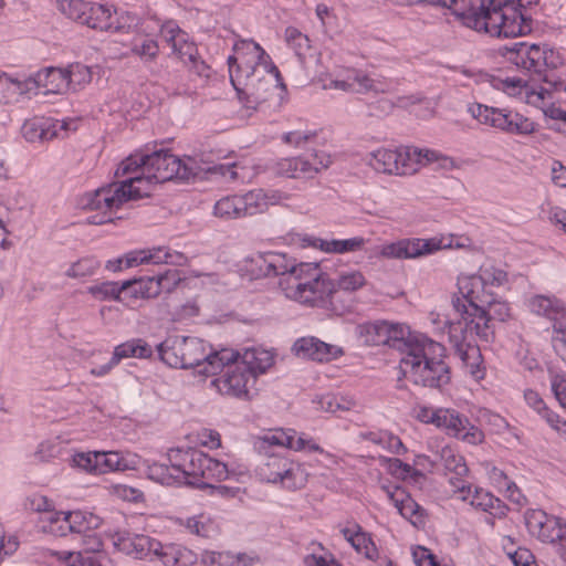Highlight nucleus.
Instances as JSON below:
<instances>
[{"label": "nucleus", "mask_w": 566, "mask_h": 566, "mask_svg": "<svg viewBox=\"0 0 566 566\" xmlns=\"http://www.w3.org/2000/svg\"><path fill=\"white\" fill-rule=\"evenodd\" d=\"M145 158H147L145 176L128 177L119 184H109L81 197L78 205L82 209L102 211L101 214L87 218L90 224L99 226L112 222V213L124 203L150 197L153 185L174 179L188 181L198 175L191 158L182 161L167 149L155 150L147 154Z\"/></svg>", "instance_id": "obj_1"}, {"label": "nucleus", "mask_w": 566, "mask_h": 566, "mask_svg": "<svg viewBox=\"0 0 566 566\" xmlns=\"http://www.w3.org/2000/svg\"><path fill=\"white\" fill-rule=\"evenodd\" d=\"M389 347L401 352L399 360L398 388H405L402 379L416 386L441 389L451 379L450 367L446 364V347L426 336H411L409 331L399 324L388 323Z\"/></svg>", "instance_id": "obj_2"}, {"label": "nucleus", "mask_w": 566, "mask_h": 566, "mask_svg": "<svg viewBox=\"0 0 566 566\" xmlns=\"http://www.w3.org/2000/svg\"><path fill=\"white\" fill-rule=\"evenodd\" d=\"M360 271L342 273L335 283L322 272L318 263L301 262L289 265L285 261V297L300 304L321 307L342 315L347 306L342 292H355L366 285Z\"/></svg>", "instance_id": "obj_3"}, {"label": "nucleus", "mask_w": 566, "mask_h": 566, "mask_svg": "<svg viewBox=\"0 0 566 566\" xmlns=\"http://www.w3.org/2000/svg\"><path fill=\"white\" fill-rule=\"evenodd\" d=\"M158 357L172 368H193L199 375L213 376L238 357V352L222 348L212 350L202 339L190 336H168L157 345Z\"/></svg>", "instance_id": "obj_4"}, {"label": "nucleus", "mask_w": 566, "mask_h": 566, "mask_svg": "<svg viewBox=\"0 0 566 566\" xmlns=\"http://www.w3.org/2000/svg\"><path fill=\"white\" fill-rule=\"evenodd\" d=\"M420 2L447 8L467 28L490 35L516 34L527 30L516 24L515 18H507L493 0H420Z\"/></svg>", "instance_id": "obj_5"}, {"label": "nucleus", "mask_w": 566, "mask_h": 566, "mask_svg": "<svg viewBox=\"0 0 566 566\" xmlns=\"http://www.w3.org/2000/svg\"><path fill=\"white\" fill-rule=\"evenodd\" d=\"M503 55L518 69L527 72L534 80L542 81L547 87H542L538 97L544 99L551 90H558L563 82L555 76V71L563 65L564 60L558 51L548 44H528L516 42L504 46Z\"/></svg>", "instance_id": "obj_6"}, {"label": "nucleus", "mask_w": 566, "mask_h": 566, "mask_svg": "<svg viewBox=\"0 0 566 566\" xmlns=\"http://www.w3.org/2000/svg\"><path fill=\"white\" fill-rule=\"evenodd\" d=\"M59 9L69 19L101 32H129L140 22L134 12L114 10L113 17L112 7L85 0L60 1Z\"/></svg>", "instance_id": "obj_7"}, {"label": "nucleus", "mask_w": 566, "mask_h": 566, "mask_svg": "<svg viewBox=\"0 0 566 566\" xmlns=\"http://www.w3.org/2000/svg\"><path fill=\"white\" fill-rule=\"evenodd\" d=\"M317 137L313 130L285 133V176L289 178H312L332 164L329 155L311 147Z\"/></svg>", "instance_id": "obj_8"}, {"label": "nucleus", "mask_w": 566, "mask_h": 566, "mask_svg": "<svg viewBox=\"0 0 566 566\" xmlns=\"http://www.w3.org/2000/svg\"><path fill=\"white\" fill-rule=\"evenodd\" d=\"M253 447L264 457L255 468L258 480L272 484L283 482V428L270 429L264 434L254 437Z\"/></svg>", "instance_id": "obj_9"}, {"label": "nucleus", "mask_w": 566, "mask_h": 566, "mask_svg": "<svg viewBox=\"0 0 566 566\" xmlns=\"http://www.w3.org/2000/svg\"><path fill=\"white\" fill-rule=\"evenodd\" d=\"M481 304L472 307L473 313L467 322L470 333H475L480 339L491 342L494 338V321L504 322L510 316L506 303L495 301L491 295L480 300Z\"/></svg>", "instance_id": "obj_10"}, {"label": "nucleus", "mask_w": 566, "mask_h": 566, "mask_svg": "<svg viewBox=\"0 0 566 566\" xmlns=\"http://www.w3.org/2000/svg\"><path fill=\"white\" fill-rule=\"evenodd\" d=\"M421 151L416 147H405L397 149H377L370 153L369 165L378 172L388 175H410L417 168L410 161L420 160Z\"/></svg>", "instance_id": "obj_11"}, {"label": "nucleus", "mask_w": 566, "mask_h": 566, "mask_svg": "<svg viewBox=\"0 0 566 566\" xmlns=\"http://www.w3.org/2000/svg\"><path fill=\"white\" fill-rule=\"evenodd\" d=\"M470 327L467 322L458 321L449 325V340L453 348L454 355L460 359L462 366L473 377H480V365L482 363V355L478 345L473 344L468 333Z\"/></svg>", "instance_id": "obj_12"}, {"label": "nucleus", "mask_w": 566, "mask_h": 566, "mask_svg": "<svg viewBox=\"0 0 566 566\" xmlns=\"http://www.w3.org/2000/svg\"><path fill=\"white\" fill-rule=\"evenodd\" d=\"M263 190L249 191L243 196H228L218 200L213 208L214 216L230 220L254 216L260 212V207H264Z\"/></svg>", "instance_id": "obj_13"}, {"label": "nucleus", "mask_w": 566, "mask_h": 566, "mask_svg": "<svg viewBox=\"0 0 566 566\" xmlns=\"http://www.w3.org/2000/svg\"><path fill=\"white\" fill-rule=\"evenodd\" d=\"M285 55L301 64V70L293 73L292 80L300 86L305 85L310 81L308 64L316 61L308 38L295 29H285Z\"/></svg>", "instance_id": "obj_14"}, {"label": "nucleus", "mask_w": 566, "mask_h": 566, "mask_svg": "<svg viewBox=\"0 0 566 566\" xmlns=\"http://www.w3.org/2000/svg\"><path fill=\"white\" fill-rule=\"evenodd\" d=\"M240 354L238 353V357L224 365L221 369L217 371H223V375L211 380V386L214 387L221 395L241 398L248 396V387L250 381L254 382L255 380L248 373L249 370L244 369V366L239 364Z\"/></svg>", "instance_id": "obj_15"}, {"label": "nucleus", "mask_w": 566, "mask_h": 566, "mask_svg": "<svg viewBox=\"0 0 566 566\" xmlns=\"http://www.w3.org/2000/svg\"><path fill=\"white\" fill-rule=\"evenodd\" d=\"M80 72L90 76V70L82 65H71L69 69L46 67L39 71L32 78L38 88H43L44 94H63L73 85V76Z\"/></svg>", "instance_id": "obj_16"}, {"label": "nucleus", "mask_w": 566, "mask_h": 566, "mask_svg": "<svg viewBox=\"0 0 566 566\" xmlns=\"http://www.w3.org/2000/svg\"><path fill=\"white\" fill-rule=\"evenodd\" d=\"M450 244H443L442 240L438 239H401L396 242L384 244L379 254L386 259H416Z\"/></svg>", "instance_id": "obj_17"}, {"label": "nucleus", "mask_w": 566, "mask_h": 566, "mask_svg": "<svg viewBox=\"0 0 566 566\" xmlns=\"http://www.w3.org/2000/svg\"><path fill=\"white\" fill-rule=\"evenodd\" d=\"M436 426L444 429L448 434L471 444L481 443L484 439L483 432L478 427L471 424L467 417L453 409H439V413L436 415Z\"/></svg>", "instance_id": "obj_18"}, {"label": "nucleus", "mask_w": 566, "mask_h": 566, "mask_svg": "<svg viewBox=\"0 0 566 566\" xmlns=\"http://www.w3.org/2000/svg\"><path fill=\"white\" fill-rule=\"evenodd\" d=\"M368 240L363 237H354L349 239L338 240H323L319 238H301L296 233L285 234V244L287 245H301V247H313L318 248L321 251L326 253H347L356 252L364 249Z\"/></svg>", "instance_id": "obj_19"}, {"label": "nucleus", "mask_w": 566, "mask_h": 566, "mask_svg": "<svg viewBox=\"0 0 566 566\" xmlns=\"http://www.w3.org/2000/svg\"><path fill=\"white\" fill-rule=\"evenodd\" d=\"M526 527L531 535L544 543L564 539V528L560 520L548 515L542 510H527L524 515Z\"/></svg>", "instance_id": "obj_20"}, {"label": "nucleus", "mask_w": 566, "mask_h": 566, "mask_svg": "<svg viewBox=\"0 0 566 566\" xmlns=\"http://www.w3.org/2000/svg\"><path fill=\"white\" fill-rule=\"evenodd\" d=\"M70 123L45 117H34L27 119L22 127L21 134L29 143L48 142L53 138L67 135Z\"/></svg>", "instance_id": "obj_21"}, {"label": "nucleus", "mask_w": 566, "mask_h": 566, "mask_svg": "<svg viewBox=\"0 0 566 566\" xmlns=\"http://www.w3.org/2000/svg\"><path fill=\"white\" fill-rule=\"evenodd\" d=\"M114 545L118 551L137 559L156 556L163 549V544L155 538L144 534H130L128 532L117 533Z\"/></svg>", "instance_id": "obj_22"}, {"label": "nucleus", "mask_w": 566, "mask_h": 566, "mask_svg": "<svg viewBox=\"0 0 566 566\" xmlns=\"http://www.w3.org/2000/svg\"><path fill=\"white\" fill-rule=\"evenodd\" d=\"M458 289L462 297L453 296L452 305L457 313L460 314L461 321L465 322L473 313L472 307L481 304L480 300L485 298V294L480 295V291L484 289L481 284L479 275L463 276L458 280Z\"/></svg>", "instance_id": "obj_23"}, {"label": "nucleus", "mask_w": 566, "mask_h": 566, "mask_svg": "<svg viewBox=\"0 0 566 566\" xmlns=\"http://www.w3.org/2000/svg\"><path fill=\"white\" fill-rule=\"evenodd\" d=\"M441 460L446 472L453 474L449 478L453 492L460 493L462 500H468L471 486L463 480L469 472L463 457L457 454L451 448L446 447L441 450Z\"/></svg>", "instance_id": "obj_24"}, {"label": "nucleus", "mask_w": 566, "mask_h": 566, "mask_svg": "<svg viewBox=\"0 0 566 566\" xmlns=\"http://www.w3.org/2000/svg\"><path fill=\"white\" fill-rule=\"evenodd\" d=\"M292 352L300 358H308L321 363L329 361L343 353L339 347L324 343L316 337L297 339L292 347Z\"/></svg>", "instance_id": "obj_25"}, {"label": "nucleus", "mask_w": 566, "mask_h": 566, "mask_svg": "<svg viewBox=\"0 0 566 566\" xmlns=\"http://www.w3.org/2000/svg\"><path fill=\"white\" fill-rule=\"evenodd\" d=\"M161 34L176 54L185 64L195 61L198 49L195 43L188 42L187 34L176 24L167 23L161 28Z\"/></svg>", "instance_id": "obj_26"}, {"label": "nucleus", "mask_w": 566, "mask_h": 566, "mask_svg": "<svg viewBox=\"0 0 566 566\" xmlns=\"http://www.w3.org/2000/svg\"><path fill=\"white\" fill-rule=\"evenodd\" d=\"M389 500L397 507L398 512L415 526L424 523V510L400 486H395L394 490L387 489Z\"/></svg>", "instance_id": "obj_27"}, {"label": "nucleus", "mask_w": 566, "mask_h": 566, "mask_svg": "<svg viewBox=\"0 0 566 566\" xmlns=\"http://www.w3.org/2000/svg\"><path fill=\"white\" fill-rule=\"evenodd\" d=\"M324 90L335 88L344 92H352L364 94L369 91H375V83L368 75L361 71L352 70L343 80H332L329 84L323 85Z\"/></svg>", "instance_id": "obj_28"}, {"label": "nucleus", "mask_w": 566, "mask_h": 566, "mask_svg": "<svg viewBox=\"0 0 566 566\" xmlns=\"http://www.w3.org/2000/svg\"><path fill=\"white\" fill-rule=\"evenodd\" d=\"M239 358H241L239 364L249 370L254 380L258 375L264 374L274 364L272 352L263 348H248Z\"/></svg>", "instance_id": "obj_29"}, {"label": "nucleus", "mask_w": 566, "mask_h": 566, "mask_svg": "<svg viewBox=\"0 0 566 566\" xmlns=\"http://www.w3.org/2000/svg\"><path fill=\"white\" fill-rule=\"evenodd\" d=\"M340 532L357 553L364 554L371 560L378 556V549L370 534L366 533L359 524L353 523L352 526L344 527Z\"/></svg>", "instance_id": "obj_30"}, {"label": "nucleus", "mask_w": 566, "mask_h": 566, "mask_svg": "<svg viewBox=\"0 0 566 566\" xmlns=\"http://www.w3.org/2000/svg\"><path fill=\"white\" fill-rule=\"evenodd\" d=\"M202 461L203 452L198 449L190 448V453L189 455H186L184 470L180 474V483L198 489H206L207 485H210V482L201 479L200 473L202 469Z\"/></svg>", "instance_id": "obj_31"}, {"label": "nucleus", "mask_w": 566, "mask_h": 566, "mask_svg": "<svg viewBox=\"0 0 566 566\" xmlns=\"http://www.w3.org/2000/svg\"><path fill=\"white\" fill-rule=\"evenodd\" d=\"M530 308L533 313L545 316L554 323H559L566 315L564 303L555 296H533L530 300Z\"/></svg>", "instance_id": "obj_32"}, {"label": "nucleus", "mask_w": 566, "mask_h": 566, "mask_svg": "<svg viewBox=\"0 0 566 566\" xmlns=\"http://www.w3.org/2000/svg\"><path fill=\"white\" fill-rule=\"evenodd\" d=\"M94 464L96 465V474H105L114 471H126L135 468V461L128 460L119 452H98L94 455Z\"/></svg>", "instance_id": "obj_33"}, {"label": "nucleus", "mask_w": 566, "mask_h": 566, "mask_svg": "<svg viewBox=\"0 0 566 566\" xmlns=\"http://www.w3.org/2000/svg\"><path fill=\"white\" fill-rule=\"evenodd\" d=\"M250 44L253 46V50L256 55V61L254 62L253 65L245 66V76L250 77L254 75L255 72H259L262 69L264 73L274 76L277 87L283 88L281 72L279 67L272 62L270 55L258 43L251 41Z\"/></svg>", "instance_id": "obj_34"}, {"label": "nucleus", "mask_w": 566, "mask_h": 566, "mask_svg": "<svg viewBox=\"0 0 566 566\" xmlns=\"http://www.w3.org/2000/svg\"><path fill=\"white\" fill-rule=\"evenodd\" d=\"M159 559L165 566H192L197 562V554L180 545H163Z\"/></svg>", "instance_id": "obj_35"}, {"label": "nucleus", "mask_w": 566, "mask_h": 566, "mask_svg": "<svg viewBox=\"0 0 566 566\" xmlns=\"http://www.w3.org/2000/svg\"><path fill=\"white\" fill-rule=\"evenodd\" d=\"M70 520L69 531L73 538L86 532L96 530L102 525V518L91 512L70 511L66 512Z\"/></svg>", "instance_id": "obj_36"}, {"label": "nucleus", "mask_w": 566, "mask_h": 566, "mask_svg": "<svg viewBox=\"0 0 566 566\" xmlns=\"http://www.w3.org/2000/svg\"><path fill=\"white\" fill-rule=\"evenodd\" d=\"M388 331V322L386 321L359 324L356 328L359 338L369 346L386 345L388 343V338H386Z\"/></svg>", "instance_id": "obj_37"}, {"label": "nucleus", "mask_w": 566, "mask_h": 566, "mask_svg": "<svg viewBox=\"0 0 566 566\" xmlns=\"http://www.w3.org/2000/svg\"><path fill=\"white\" fill-rule=\"evenodd\" d=\"M122 283H128L127 287L123 290V302L158 296V289H154L155 285L149 276L134 277Z\"/></svg>", "instance_id": "obj_38"}, {"label": "nucleus", "mask_w": 566, "mask_h": 566, "mask_svg": "<svg viewBox=\"0 0 566 566\" xmlns=\"http://www.w3.org/2000/svg\"><path fill=\"white\" fill-rule=\"evenodd\" d=\"M468 111L474 119L483 125L501 129L505 123L504 111L500 108L474 103L469 106Z\"/></svg>", "instance_id": "obj_39"}, {"label": "nucleus", "mask_w": 566, "mask_h": 566, "mask_svg": "<svg viewBox=\"0 0 566 566\" xmlns=\"http://www.w3.org/2000/svg\"><path fill=\"white\" fill-rule=\"evenodd\" d=\"M166 259L167 249L165 247L133 251L126 254V266L132 268L143 263L166 264Z\"/></svg>", "instance_id": "obj_40"}, {"label": "nucleus", "mask_w": 566, "mask_h": 566, "mask_svg": "<svg viewBox=\"0 0 566 566\" xmlns=\"http://www.w3.org/2000/svg\"><path fill=\"white\" fill-rule=\"evenodd\" d=\"M285 449L297 452H323V449L306 433H298L295 429H285Z\"/></svg>", "instance_id": "obj_41"}, {"label": "nucleus", "mask_w": 566, "mask_h": 566, "mask_svg": "<svg viewBox=\"0 0 566 566\" xmlns=\"http://www.w3.org/2000/svg\"><path fill=\"white\" fill-rule=\"evenodd\" d=\"M200 474L203 481L212 483V481L221 482L228 479L230 472L226 463L203 453L202 469Z\"/></svg>", "instance_id": "obj_42"}, {"label": "nucleus", "mask_w": 566, "mask_h": 566, "mask_svg": "<svg viewBox=\"0 0 566 566\" xmlns=\"http://www.w3.org/2000/svg\"><path fill=\"white\" fill-rule=\"evenodd\" d=\"M505 123L501 130L509 134L527 135L535 130V124L530 118L514 112H504Z\"/></svg>", "instance_id": "obj_43"}, {"label": "nucleus", "mask_w": 566, "mask_h": 566, "mask_svg": "<svg viewBox=\"0 0 566 566\" xmlns=\"http://www.w3.org/2000/svg\"><path fill=\"white\" fill-rule=\"evenodd\" d=\"M127 285L128 283L106 281L101 284L90 286L88 292L102 301L114 300L123 302V290H125Z\"/></svg>", "instance_id": "obj_44"}, {"label": "nucleus", "mask_w": 566, "mask_h": 566, "mask_svg": "<svg viewBox=\"0 0 566 566\" xmlns=\"http://www.w3.org/2000/svg\"><path fill=\"white\" fill-rule=\"evenodd\" d=\"M201 560L205 564L217 566H248L244 554L232 556L229 553L205 551L201 554Z\"/></svg>", "instance_id": "obj_45"}, {"label": "nucleus", "mask_w": 566, "mask_h": 566, "mask_svg": "<svg viewBox=\"0 0 566 566\" xmlns=\"http://www.w3.org/2000/svg\"><path fill=\"white\" fill-rule=\"evenodd\" d=\"M285 457V488L291 490L302 489L307 482V472L305 471L303 464L289 460Z\"/></svg>", "instance_id": "obj_46"}, {"label": "nucleus", "mask_w": 566, "mask_h": 566, "mask_svg": "<svg viewBox=\"0 0 566 566\" xmlns=\"http://www.w3.org/2000/svg\"><path fill=\"white\" fill-rule=\"evenodd\" d=\"M151 283L155 285V290L158 289V295L161 292L170 293L175 290V287L181 282L182 276L179 270L177 269H167L164 272H159L153 276Z\"/></svg>", "instance_id": "obj_47"}, {"label": "nucleus", "mask_w": 566, "mask_h": 566, "mask_svg": "<svg viewBox=\"0 0 566 566\" xmlns=\"http://www.w3.org/2000/svg\"><path fill=\"white\" fill-rule=\"evenodd\" d=\"M101 262L93 256H85L72 263L65 271V276L71 279H85L95 274Z\"/></svg>", "instance_id": "obj_48"}, {"label": "nucleus", "mask_w": 566, "mask_h": 566, "mask_svg": "<svg viewBox=\"0 0 566 566\" xmlns=\"http://www.w3.org/2000/svg\"><path fill=\"white\" fill-rule=\"evenodd\" d=\"M147 154L144 153H137L134 155L128 156L126 159H124L118 168L115 171V176H125L132 172L140 171L137 176H145L146 175V157Z\"/></svg>", "instance_id": "obj_49"}, {"label": "nucleus", "mask_w": 566, "mask_h": 566, "mask_svg": "<svg viewBox=\"0 0 566 566\" xmlns=\"http://www.w3.org/2000/svg\"><path fill=\"white\" fill-rule=\"evenodd\" d=\"M313 403L316 405L317 410L332 413L336 412L337 410H349L352 405L350 401H345V399L338 398L332 394L316 397L313 400Z\"/></svg>", "instance_id": "obj_50"}, {"label": "nucleus", "mask_w": 566, "mask_h": 566, "mask_svg": "<svg viewBox=\"0 0 566 566\" xmlns=\"http://www.w3.org/2000/svg\"><path fill=\"white\" fill-rule=\"evenodd\" d=\"M73 539L81 544L82 548L80 551L99 555L101 557L105 556L103 541L95 530L77 535V537Z\"/></svg>", "instance_id": "obj_51"}, {"label": "nucleus", "mask_w": 566, "mask_h": 566, "mask_svg": "<svg viewBox=\"0 0 566 566\" xmlns=\"http://www.w3.org/2000/svg\"><path fill=\"white\" fill-rule=\"evenodd\" d=\"M48 525L43 526L45 532H49L55 536H66L70 534L69 524L70 520L66 512H54L46 516Z\"/></svg>", "instance_id": "obj_52"}, {"label": "nucleus", "mask_w": 566, "mask_h": 566, "mask_svg": "<svg viewBox=\"0 0 566 566\" xmlns=\"http://www.w3.org/2000/svg\"><path fill=\"white\" fill-rule=\"evenodd\" d=\"M102 558L99 555L83 551L67 552L64 557L69 566H102Z\"/></svg>", "instance_id": "obj_53"}, {"label": "nucleus", "mask_w": 566, "mask_h": 566, "mask_svg": "<svg viewBox=\"0 0 566 566\" xmlns=\"http://www.w3.org/2000/svg\"><path fill=\"white\" fill-rule=\"evenodd\" d=\"M132 52L143 61H153L159 52L158 43L153 39H144L142 42H135Z\"/></svg>", "instance_id": "obj_54"}, {"label": "nucleus", "mask_w": 566, "mask_h": 566, "mask_svg": "<svg viewBox=\"0 0 566 566\" xmlns=\"http://www.w3.org/2000/svg\"><path fill=\"white\" fill-rule=\"evenodd\" d=\"M190 448L182 450V449H170L167 457H168V465L171 469L172 473H175V476L177 479V483H180V474L184 470V464L186 462V455H189Z\"/></svg>", "instance_id": "obj_55"}, {"label": "nucleus", "mask_w": 566, "mask_h": 566, "mask_svg": "<svg viewBox=\"0 0 566 566\" xmlns=\"http://www.w3.org/2000/svg\"><path fill=\"white\" fill-rule=\"evenodd\" d=\"M479 279L484 287L486 285L500 286L506 282L507 274L503 270L490 266L481 269Z\"/></svg>", "instance_id": "obj_56"}, {"label": "nucleus", "mask_w": 566, "mask_h": 566, "mask_svg": "<svg viewBox=\"0 0 566 566\" xmlns=\"http://www.w3.org/2000/svg\"><path fill=\"white\" fill-rule=\"evenodd\" d=\"M150 478L158 480L163 484L177 483L175 473H172L168 463H155L149 468Z\"/></svg>", "instance_id": "obj_57"}, {"label": "nucleus", "mask_w": 566, "mask_h": 566, "mask_svg": "<svg viewBox=\"0 0 566 566\" xmlns=\"http://www.w3.org/2000/svg\"><path fill=\"white\" fill-rule=\"evenodd\" d=\"M496 502V497L489 492H484L483 490H475V493L471 500V505L482 511H490Z\"/></svg>", "instance_id": "obj_58"}, {"label": "nucleus", "mask_w": 566, "mask_h": 566, "mask_svg": "<svg viewBox=\"0 0 566 566\" xmlns=\"http://www.w3.org/2000/svg\"><path fill=\"white\" fill-rule=\"evenodd\" d=\"M94 455H97V451L95 452H81L76 453L73 457L74 465L93 474H96V465L94 464Z\"/></svg>", "instance_id": "obj_59"}, {"label": "nucleus", "mask_w": 566, "mask_h": 566, "mask_svg": "<svg viewBox=\"0 0 566 566\" xmlns=\"http://www.w3.org/2000/svg\"><path fill=\"white\" fill-rule=\"evenodd\" d=\"M507 555L515 566H536L534 555L527 548L520 547Z\"/></svg>", "instance_id": "obj_60"}, {"label": "nucleus", "mask_w": 566, "mask_h": 566, "mask_svg": "<svg viewBox=\"0 0 566 566\" xmlns=\"http://www.w3.org/2000/svg\"><path fill=\"white\" fill-rule=\"evenodd\" d=\"M552 390L563 408L566 409V376L555 375L552 378Z\"/></svg>", "instance_id": "obj_61"}, {"label": "nucleus", "mask_w": 566, "mask_h": 566, "mask_svg": "<svg viewBox=\"0 0 566 566\" xmlns=\"http://www.w3.org/2000/svg\"><path fill=\"white\" fill-rule=\"evenodd\" d=\"M112 356L117 364L124 358L135 357V338L117 345Z\"/></svg>", "instance_id": "obj_62"}, {"label": "nucleus", "mask_w": 566, "mask_h": 566, "mask_svg": "<svg viewBox=\"0 0 566 566\" xmlns=\"http://www.w3.org/2000/svg\"><path fill=\"white\" fill-rule=\"evenodd\" d=\"M546 422L552 427L554 430L560 433L566 432V421L562 420L559 416L553 411H551L547 407L545 410L539 413Z\"/></svg>", "instance_id": "obj_63"}, {"label": "nucleus", "mask_w": 566, "mask_h": 566, "mask_svg": "<svg viewBox=\"0 0 566 566\" xmlns=\"http://www.w3.org/2000/svg\"><path fill=\"white\" fill-rule=\"evenodd\" d=\"M413 558L418 566H439L436 557L424 547L415 551Z\"/></svg>", "instance_id": "obj_64"}]
</instances>
